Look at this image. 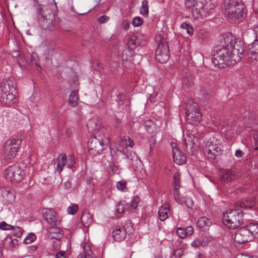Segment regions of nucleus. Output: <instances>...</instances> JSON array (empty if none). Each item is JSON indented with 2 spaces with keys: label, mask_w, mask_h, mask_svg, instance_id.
<instances>
[{
  "label": "nucleus",
  "mask_w": 258,
  "mask_h": 258,
  "mask_svg": "<svg viewBox=\"0 0 258 258\" xmlns=\"http://www.w3.org/2000/svg\"><path fill=\"white\" fill-rule=\"evenodd\" d=\"M212 52L214 65L219 68L235 64L239 62L244 52L243 42L234 37L225 36Z\"/></svg>",
  "instance_id": "obj_1"
},
{
  "label": "nucleus",
  "mask_w": 258,
  "mask_h": 258,
  "mask_svg": "<svg viewBox=\"0 0 258 258\" xmlns=\"http://www.w3.org/2000/svg\"><path fill=\"white\" fill-rule=\"evenodd\" d=\"M245 5L241 0H225L223 14L231 23H239L244 18Z\"/></svg>",
  "instance_id": "obj_2"
},
{
  "label": "nucleus",
  "mask_w": 258,
  "mask_h": 258,
  "mask_svg": "<svg viewBox=\"0 0 258 258\" xmlns=\"http://www.w3.org/2000/svg\"><path fill=\"white\" fill-rule=\"evenodd\" d=\"M243 213L240 209L227 211L223 214V222L227 227L234 229L239 227L243 222Z\"/></svg>",
  "instance_id": "obj_3"
},
{
  "label": "nucleus",
  "mask_w": 258,
  "mask_h": 258,
  "mask_svg": "<svg viewBox=\"0 0 258 258\" xmlns=\"http://www.w3.org/2000/svg\"><path fill=\"white\" fill-rule=\"evenodd\" d=\"M109 142L108 137L104 134L100 135L96 133L95 136L90 138L88 143V147L89 153L93 155L100 154L103 151V146Z\"/></svg>",
  "instance_id": "obj_4"
},
{
  "label": "nucleus",
  "mask_w": 258,
  "mask_h": 258,
  "mask_svg": "<svg viewBox=\"0 0 258 258\" xmlns=\"http://www.w3.org/2000/svg\"><path fill=\"white\" fill-rule=\"evenodd\" d=\"M205 152L208 158L215 159L216 157L222 154V146L220 140L215 137H211L207 142Z\"/></svg>",
  "instance_id": "obj_5"
},
{
  "label": "nucleus",
  "mask_w": 258,
  "mask_h": 258,
  "mask_svg": "<svg viewBox=\"0 0 258 258\" xmlns=\"http://www.w3.org/2000/svg\"><path fill=\"white\" fill-rule=\"evenodd\" d=\"M185 113L187 121L189 124H198L202 119L201 113L197 103L192 102L187 104Z\"/></svg>",
  "instance_id": "obj_6"
},
{
  "label": "nucleus",
  "mask_w": 258,
  "mask_h": 258,
  "mask_svg": "<svg viewBox=\"0 0 258 258\" xmlns=\"http://www.w3.org/2000/svg\"><path fill=\"white\" fill-rule=\"evenodd\" d=\"M21 143V138L18 136H16L6 141L4 146V152L8 159H11L16 156Z\"/></svg>",
  "instance_id": "obj_7"
},
{
  "label": "nucleus",
  "mask_w": 258,
  "mask_h": 258,
  "mask_svg": "<svg viewBox=\"0 0 258 258\" xmlns=\"http://www.w3.org/2000/svg\"><path fill=\"white\" fill-rule=\"evenodd\" d=\"M25 175V172L17 164L8 167L5 170V175L7 179L13 182L21 181Z\"/></svg>",
  "instance_id": "obj_8"
},
{
  "label": "nucleus",
  "mask_w": 258,
  "mask_h": 258,
  "mask_svg": "<svg viewBox=\"0 0 258 258\" xmlns=\"http://www.w3.org/2000/svg\"><path fill=\"white\" fill-rule=\"evenodd\" d=\"M168 45L164 39L160 40L155 52L156 60L162 63L166 62L169 59Z\"/></svg>",
  "instance_id": "obj_9"
},
{
  "label": "nucleus",
  "mask_w": 258,
  "mask_h": 258,
  "mask_svg": "<svg viewBox=\"0 0 258 258\" xmlns=\"http://www.w3.org/2000/svg\"><path fill=\"white\" fill-rule=\"evenodd\" d=\"M0 102L9 106L16 102V93L10 91L5 83L0 86Z\"/></svg>",
  "instance_id": "obj_10"
},
{
  "label": "nucleus",
  "mask_w": 258,
  "mask_h": 258,
  "mask_svg": "<svg viewBox=\"0 0 258 258\" xmlns=\"http://www.w3.org/2000/svg\"><path fill=\"white\" fill-rule=\"evenodd\" d=\"M133 230V227L131 222H127L123 227H118L112 232V236L114 239L120 241L125 238L127 233L131 234Z\"/></svg>",
  "instance_id": "obj_11"
},
{
  "label": "nucleus",
  "mask_w": 258,
  "mask_h": 258,
  "mask_svg": "<svg viewBox=\"0 0 258 258\" xmlns=\"http://www.w3.org/2000/svg\"><path fill=\"white\" fill-rule=\"evenodd\" d=\"M218 5V0H206L204 4H201L197 13L202 17H206L212 14Z\"/></svg>",
  "instance_id": "obj_12"
},
{
  "label": "nucleus",
  "mask_w": 258,
  "mask_h": 258,
  "mask_svg": "<svg viewBox=\"0 0 258 258\" xmlns=\"http://www.w3.org/2000/svg\"><path fill=\"white\" fill-rule=\"evenodd\" d=\"M252 234L246 226L238 229L235 234L234 241L238 244H243L253 240Z\"/></svg>",
  "instance_id": "obj_13"
},
{
  "label": "nucleus",
  "mask_w": 258,
  "mask_h": 258,
  "mask_svg": "<svg viewBox=\"0 0 258 258\" xmlns=\"http://www.w3.org/2000/svg\"><path fill=\"white\" fill-rule=\"evenodd\" d=\"M42 213L43 219L49 226L53 227L57 225L59 221L57 219V214L54 211L50 209H45Z\"/></svg>",
  "instance_id": "obj_14"
},
{
  "label": "nucleus",
  "mask_w": 258,
  "mask_h": 258,
  "mask_svg": "<svg viewBox=\"0 0 258 258\" xmlns=\"http://www.w3.org/2000/svg\"><path fill=\"white\" fill-rule=\"evenodd\" d=\"M174 162L177 165H183L186 161V156L176 148L175 143H172Z\"/></svg>",
  "instance_id": "obj_15"
},
{
  "label": "nucleus",
  "mask_w": 258,
  "mask_h": 258,
  "mask_svg": "<svg viewBox=\"0 0 258 258\" xmlns=\"http://www.w3.org/2000/svg\"><path fill=\"white\" fill-rule=\"evenodd\" d=\"M63 235V231L57 227H49L47 229V237L50 239H55L57 245H60L59 239Z\"/></svg>",
  "instance_id": "obj_16"
},
{
  "label": "nucleus",
  "mask_w": 258,
  "mask_h": 258,
  "mask_svg": "<svg viewBox=\"0 0 258 258\" xmlns=\"http://www.w3.org/2000/svg\"><path fill=\"white\" fill-rule=\"evenodd\" d=\"M247 55L251 61H258V38H256L255 40L248 45Z\"/></svg>",
  "instance_id": "obj_17"
},
{
  "label": "nucleus",
  "mask_w": 258,
  "mask_h": 258,
  "mask_svg": "<svg viewBox=\"0 0 258 258\" xmlns=\"http://www.w3.org/2000/svg\"><path fill=\"white\" fill-rule=\"evenodd\" d=\"M124 154L126 156L128 162L132 164L135 169L141 167L142 162L138 155L134 152L132 151H128Z\"/></svg>",
  "instance_id": "obj_18"
},
{
  "label": "nucleus",
  "mask_w": 258,
  "mask_h": 258,
  "mask_svg": "<svg viewBox=\"0 0 258 258\" xmlns=\"http://www.w3.org/2000/svg\"><path fill=\"white\" fill-rule=\"evenodd\" d=\"M15 191L10 188H6L2 190V196L4 200L7 204H11L15 200Z\"/></svg>",
  "instance_id": "obj_19"
},
{
  "label": "nucleus",
  "mask_w": 258,
  "mask_h": 258,
  "mask_svg": "<svg viewBox=\"0 0 258 258\" xmlns=\"http://www.w3.org/2000/svg\"><path fill=\"white\" fill-rule=\"evenodd\" d=\"M81 220L83 225L88 227L93 223V216L87 210H85L82 212Z\"/></svg>",
  "instance_id": "obj_20"
},
{
  "label": "nucleus",
  "mask_w": 258,
  "mask_h": 258,
  "mask_svg": "<svg viewBox=\"0 0 258 258\" xmlns=\"http://www.w3.org/2000/svg\"><path fill=\"white\" fill-rule=\"evenodd\" d=\"M134 146V141L127 136H124L119 143V146L121 148L123 153L128 152L126 149L127 147L132 148Z\"/></svg>",
  "instance_id": "obj_21"
},
{
  "label": "nucleus",
  "mask_w": 258,
  "mask_h": 258,
  "mask_svg": "<svg viewBox=\"0 0 258 258\" xmlns=\"http://www.w3.org/2000/svg\"><path fill=\"white\" fill-rule=\"evenodd\" d=\"M77 258H96V257L91 250L90 246L88 244L85 243L83 251L78 255Z\"/></svg>",
  "instance_id": "obj_22"
},
{
  "label": "nucleus",
  "mask_w": 258,
  "mask_h": 258,
  "mask_svg": "<svg viewBox=\"0 0 258 258\" xmlns=\"http://www.w3.org/2000/svg\"><path fill=\"white\" fill-rule=\"evenodd\" d=\"M212 222L209 219L206 217H201L198 221L197 225L202 231H206L208 229Z\"/></svg>",
  "instance_id": "obj_23"
},
{
  "label": "nucleus",
  "mask_w": 258,
  "mask_h": 258,
  "mask_svg": "<svg viewBox=\"0 0 258 258\" xmlns=\"http://www.w3.org/2000/svg\"><path fill=\"white\" fill-rule=\"evenodd\" d=\"M196 137L194 135L187 132L185 135H184V139L183 141V144H184L185 148H187L189 146L190 148L194 147L195 144V140Z\"/></svg>",
  "instance_id": "obj_24"
},
{
  "label": "nucleus",
  "mask_w": 258,
  "mask_h": 258,
  "mask_svg": "<svg viewBox=\"0 0 258 258\" xmlns=\"http://www.w3.org/2000/svg\"><path fill=\"white\" fill-rule=\"evenodd\" d=\"M236 178L235 174L230 169L224 170L221 172V179L223 181L229 182Z\"/></svg>",
  "instance_id": "obj_25"
},
{
  "label": "nucleus",
  "mask_w": 258,
  "mask_h": 258,
  "mask_svg": "<svg viewBox=\"0 0 258 258\" xmlns=\"http://www.w3.org/2000/svg\"><path fill=\"white\" fill-rule=\"evenodd\" d=\"M67 158L65 154H60L59 155L56 166V170L58 173L62 172L63 167L67 163Z\"/></svg>",
  "instance_id": "obj_26"
},
{
  "label": "nucleus",
  "mask_w": 258,
  "mask_h": 258,
  "mask_svg": "<svg viewBox=\"0 0 258 258\" xmlns=\"http://www.w3.org/2000/svg\"><path fill=\"white\" fill-rule=\"evenodd\" d=\"M169 211V206L168 204L162 205L159 209L158 214L161 221H164L167 217V214Z\"/></svg>",
  "instance_id": "obj_27"
},
{
  "label": "nucleus",
  "mask_w": 258,
  "mask_h": 258,
  "mask_svg": "<svg viewBox=\"0 0 258 258\" xmlns=\"http://www.w3.org/2000/svg\"><path fill=\"white\" fill-rule=\"evenodd\" d=\"M139 45L140 40L138 38L137 36L135 35H132L127 41L128 48L131 50H133Z\"/></svg>",
  "instance_id": "obj_28"
},
{
  "label": "nucleus",
  "mask_w": 258,
  "mask_h": 258,
  "mask_svg": "<svg viewBox=\"0 0 258 258\" xmlns=\"http://www.w3.org/2000/svg\"><path fill=\"white\" fill-rule=\"evenodd\" d=\"M248 231L252 234V238L254 237L258 238V223L256 222H250L246 225Z\"/></svg>",
  "instance_id": "obj_29"
},
{
  "label": "nucleus",
  "mask_w": 258,
  "mask_h": 258,
  "mask_svg": "<svg viewBox=\"0 0 258 258\" xmlns=\"http://www.w3.org/2000/svg\"><path fill=\"white\" fill-rule=\"evenodd\" d=\"M4 83L6 84L7 88L10 91L16 93V82L13 77H9L6 80V83L4 82L2 85H4Z\"/></svg>",
  "instance_id": "obj_30"
},
{
  "label": "nucleus",
  "mask_w": 258,
  "mask_h": 258,
  "mask_svg": "<svg viewBox=\"0 0 258 258\" xmlns=\"http://www.w3.org/2000/svg\"><path fill=\"white\" fill-rule=\"evenodd\" d=\"M145 127L149 134H152L158 129L156 124L151 120H147L144 122Z\"/></svg>",
  "instance_id": "obj_31"
},
{
  "label": "nucleus",
  "mask_w": 258,
  "mask_h": 258,
  "mask_svg": "<svg viewBox=\"0 0 258 258\" xmlns=\"http://www.w3.org/2000/svg\"><path fill=\"white\" fill-rule=\"evenodd\" d=\"M39 23L42 28L51 30L54 27V22L53 20H47L45 18Z\"/></svg>",
  "instance_id": "obj_32"
},
{
  "label": "nucleus",
  "mask_w": 258,
  "mask_h": 258,
  "mask_svg": "<svg viewBox=\"0 0 258 258\" xmlns=\"http://www.w3.org/2000/svg\"><path fill=\"white\" fill-rule=\"evenodd\" d=\"M87 126L89 130H91L92 132H97V133L99 132L100 129V125L98 124L97 122V120L95 118H92L88 120Z\"/></svg>",
  "instance_id": "obj_33"
},
{
  "label": "nucleus",
  "mask_w": 258,
  "mask_h": 258,
  "mask_svg": "<svg viewBox=\"0 0 258 258\" xmlns=\"http://www.w3.org/2000/svg\"><path fill=\"white\" fill-rule=\"evenodd\" d=\"M78 100L79 96L77 91H72L69 96V104L71 106L75 107L78 104Z\"/></svg>",
  "instance_id": "obj_34"
},
{
  "label": "nucleus",
  "mask_w": 258,
  "mask_h": 258,
  "mask_svg": "<svg viewBox=\"0 0 258 258\" xmlns=\"http://www.w3.org/2000/svg\"><path fill=\"white\" fill-rule=\"evenodd\" d=\"M258 116L256 113L254 111H251L248 113V116L245 121L247 125L251 126L253 123H256Z\"/></svg>",
  "instance_id": "obj_35"
},
{
  "label": "nucleus",
  "mask_w": 258,
  "mask_h": 258,
  "mask_svg": "<svg viewBox=\"0 0 258 258\" xmlns=\"http://www.w3.org/2000/svg\"><path fill=\"white\" fill-rule=\"evenodd\" d=\"M179 188H173L174 198L175 201L180 205H183L184 203V198L182 197L180 195Z\"/></svg>",
  "instance_id": "obj_36"
},
{
  "label": "nucleus",
  "mask_w": 258,
  "mask_h": 258,
  "mask_svg": "<svg viewBox=\"0 0 258 258\" xmlns=\"http://www.w3.org/2000/svg\"><path fill=\"white\" fill-rule=\"evenodd\" d=\"M140 13L148 16L149 13L148 2L147 0H144L142 2V6L140 8Z\"/></svg>",
  "instance_id": "obj_37"
},
{
  "label": "nucleus",
  "mask_w": 258,
  "mask_h": 258,
  "mask_svg": "<svg viewBox=\"0 0 258 258\" xmlns=\"http://www.w3.org/2000/svg\"><path fill=\"white\" fill-rule=\"evenodd\" d=\"M36 13H37V17L39 21V22L41 21L42 19L45 18L43 13V8L42 7L41 5H37L36 6Z\"/></svg>",
  "instance_id": "obj_38"
},
{
  "label": "nucleus",
  "mask_w": 258,
  "mask_h": 258,
  "mask_svg": "<svg viewBox=\"0 0 258 258\" xmlns=\"http://www.w3.org/2000/svg\"><path fill=\"white\" fill-rule=\"evenodd\" d=\"M31 62L33 64H34L36 66L39 67V69H37V70H38V71L40 72L41 68L40 65L38 63V60H39L38 56L35 52H32L31 54Z\"/></svg>",
  "instance_id": "obj_39"
},
{
  "label": "nucleus",
  "mask_w": 258,
  "mask_h": 258,
  "mask_svg": "<svg viewBox=\"0 0 258 258\" xmlns=\"http://www.w3.org/2000/svg\"><path fill=\"white\" fill-rule=\"evenodd\" d=\"M180 173L178 172H175L173 176V188L180 187Z\"/></svg>",
  "instance_id": "obj_40"
},
{
  "label": "nucleus",
  "mask_w": 258,
  "mask_h": 258,
  "mask_svg": "<svg viewBox=\"0 0 258 258\" xmlns=\"http://www.w3.org/2000/svg\"><path fill=\"white\" fill-rule=\"evenodd\" d=\"M185 6L188 9H190L192 7H194V9L197 13L198 11L199 4L197 3V5H195V0H185Z\"/></svg>",
  "instance_id": "obj_41"
},
{
  "label": "nucleus",
  "mask_w": 258,
  "mask_h": 258,
  "mask_svg": "<svg viewBox=\"0 0 258 258\" xmlns=\"http://www.w3.org/2000/svg\"><path fill=\"white\" fill-rule=\"evenodd\" d=\"M205 241H209V239L207 237H205L203 238L202 241L200 240V239H196L192 242L191 245L192 247H198L200 245H205L206 244V243L205 242Z\"/></svg>",
  "instance_id": "obj_42"
},
{
  "label": "nucleus",
  "mask_w": 258,
  "mask_h": 258,
  "mask_svg": "<svg viewBox=\"0 0 258 258\" xmlns=\"http://www.w3.org/2000/svg\"><path fill=\"white\" fill-rule=\"evenodd\" d=\"M116 188L123 192L127 191L126 182L124 181H119L116 182Z\"/></svg>",
  "instance_id": "obj_43"
},
{
  "label": "nucleus",
  "mask_w": 258,
  "mask_h": 258,
  "mask_svg": "<svg viewBox=\"0 0 258 258\" xmlns=\"http://www.w3.org/2000/svg\"><path fill=\"white\" fill-rule=\"evenodd\" d=\"M181 28L186 30V32L190 35H191L194 33V30L192 27L186 22H183L181 24Z\"/></svg>",
  "instance_id": "obj_44"
},
{
  "label": "nucleus",
  "mask_w": 258,
  "mask_h": 258,
  "mask_svg": "<svg viewBox=\"0 0 258 258\" xmlns=\"http://www.w3.org/2000/svg\"><path fill=\"white\" fill-rule=\"evenodd\" d=\"M36 239V235L34 233H30L24 239L23 242L26 244H30Z\"/></svg>",
  "instance_id": "obj_45"
},
{
  "label": "nucleus",
  "mask_w": 258,
  "mask_h": 258,
  "mask_svg": "<svg viewBox=\"0 0 258 258\" xmlns=\"http://www.w3.org/2000/svg\"><path fill=\"white\" fill-rule=\"evenodd\" d=\"M116 211L119 214H121L125 211L124 202H120L116 205Z\"/></svg>",
  "instance_id": "obj_46"
},
{
  "label": "nucleus",
  "mask_w": 258,
  "mask_h": 258,
  "mask_svg": "<svg viewBox=\"0 0 258 258\" xmlns=\"http://www.w3.org/2000/svg\"><path fill=\"white\" fill-rule=\"evenodd\" d=\"M143 19L140 17H136L133 19L132 24L134 27H138L143 23Z\"/></svg>",
  "instance_id": "obj_47"
},
{
  "label": "nucleus",
  "mask_w": 258,
  "mask_h": 258,
  "mask_svg": "<svg viewBox=\"0 0 258 258\" xmlns=\"http://www.w3.org/2000/svg\"><path fill=\"white\" fill-rule=\"evenodd\" d=\"M254 206V203L249 201H242L239 203V206L243 209L251 208Z\"/></svg>",
  "instance_id": "obj_48"
},
{
  "label": "nucleus",
  "mask_w": 258,
  "mask_h": 258,
  "mask_svg": "<svg viewBox=\"0 0 258 258\" xmlns=\"http://www.w3.org/2000/svg\"><path fill=\"white\" fill-rule=\"evenodd\" d=\"M78 206L77 204H72L68 208V212L71 215H74L78 210Z\"/></svg>",
  "instance_id": "obj_49"
},
{
  "label": "nucleus",
  "mask_w": 258,
  "mask_h": 258,
  "mask_svg": "<svg viewBox=\"0 0 258 258\" xmlns=\"http://www.w3.org/2000/svg\"><path fill=\"white\" fill-rule=\"evenodd\" d=\"M125 99V95L124 94L121 93L117 96L116 101L119 105H122L123 104Z\"/></svg>",
  "instance_id": "obj_50"
},
{
  "label": "nucleus",
  "mask_w": 258,
  "mask_h": 258,
  "mask_svg": "<svg viewBox=\"0 0 258 258\" xmlns=\"http://www.w3.org/2000/svg\"><path fill=\"white\" fill-rule=\"evenodd\" d=\"M14 228L12 225L8 224L6 222L3 221L0 223V229L4 230H11Z\"/></svg>",
  "instance_id": "obj_51"
},
{
  "label": "nucleus",
  "mask_w": 258,
  "mask_h": 258,
  "mask_svg": "<svg viewBox=\"0 0 258 258\" xmlns=\"http://www.w3.org/2000/svg\"><path fill=\"white\" fill-rule=\"evenodd\" d=\"M176 233L178 237H179L181 238H184L186 236H187L185 232L184 229L181 227L177 228Z\"/></svg>",
  "instance_id": "obj_52"
},
{
  "label": "nucleus",
  "mask_w": 258,
  "mask_h": 258,
  "mask_svg": "<svg viewBox=\"0 0 258 258\" xmlns=\"http://www.w3.org/2000/svg\"><path fill=\"white\" fill-rule=\"evenodd\" d=\"M139 202L140 198L138 196H136L134 198L131 204V207L133 208V209H135L137 208Z\"/></svg>",
  "instance_id": "obj_53"
},
{
  "label": "nucleus",
  "mask_w": 258,
  "mask_h": 258,
  "mask_svg": "<svg viewBox=\"0 0 258 258\" xmlns=\"http://www.w3.org/2000/svg\"><path fill=\"white\" fill-rule=\"evenodd\" d=\"M130 26V21H128L127 20H124L122 21V22L121 24V27L123 30H124L125 31L129 29Z\"/></svg>",
  "instance_id": "obj_54"
},
{
  "label": "nucleus",
  "mask_w": 258,
  "mask_h": 258,
  "mask_svg": "<svg viewBox=\"0 0 258 258\" xmlns=\"http://www.w3.org/2000/svg\"><path fill=\"white\" fill-rule=\"evenodd\" d=\"M184 250L182 248L177 249L173 252V255L176 257H180L183 254Z\"/></svg>",
  "instance_id": "obj_55"
},
{
  "label": "nucleus",
  "mask_w": 258,
  "mask_h": 258,
  "mask_svg": "<svg viewBox=\"0 0 258 258\" xmlns=\"http://www.w3.org/2000/svg\"><path fill=\"white\" fill-rule=\"evenodd\" d=\"M14 229H15V235L17 237H20L22 236L23 231L22 228L20 227H16V228L14 227Z\"/></svg>",
  "instance_id": "obj_56"
},
{
  "label": "nucleus",
  "mask_w": 258,
  "mask_h": 258,
  "mask_svg": "<svg viewBox=\"0 0 258 258\" xmlns=\"http://www.w3.org/2000/svg\"><path fill=\"white\" fill-rule=\"evenodd\" d=\"M109 19V17L107 16L103 15L99 18L98 21L100 23H104L107 22Z\"/></svg>",
  "instance_id": "obj_57"
},
{
  "label": "nucleus",
  "mask_w": 258,
  "mask_h": 258,
  "mask_svg": "<svg viewBox=\"0 0 258 258\" xmlns=\"http://www.w3.org/2000/svg\"><path fill=\"white\" fill-rule=\"evenodd\" d=\"M184 230L186 236H190L193 233L194 229L192 226H188L186 227Z\"/></svg>",
  "instance_id": "obj_58"
},
{
  "label": "nucleus",
  "mask_w": 258,
  "mask_h": 258,
  "mask_svg": "<svg viewBox=\"0 0 258 258\" xmlns=\"http://www.w3.org/2000/svg\"><path fill=\"white\" fill-rule=\"evenodd\" d=\"M109 169L115 173H117L118 171V166L114 165V163H111L109 164Z\"/></svg>",
  "instance_id": "obj_59"
},
{
  "label": "nucleus",
  "mask_w": 258,
  "mask_h": 258,
  "mask_svg": "<svg viewBox=\"0 0 258 258\" xmlns=\"http://www.w3.org/2000/svg\"><path fill=\"white\" fill-rule=\"evenodd\" d=\"M157 96V93L156 92H154L153 93H152L149 97V100L151 102H155L156 99V97Z\"/></svg>",
  "instance_id": "obj_60"
},
{
  "label": "nucleus",
  "mask_w": 258,
  "mask_h": 258,
  "mask_svg": "<svg viewBox=\"0 0 258 258\" xmlns=\"http://www.w3.org/2000/svg\"><path fill=\"white\" fill-rule=\"evenodd\" d=\"M66 252L64 251H59L55 254V258H66Z\"/></svg>",
  "instance_id": "obj_61"
},
{
  "label": "nucleus",
  "mask_w": 258,
  "mask_h": 258,
  "mask_svg": "<svg viewBox=\"0 0 258 258\" xmlns=\"http://www.w3.org/2000/svg\"><path fill=\"white\" fill-rule=\"evenodd\" d=\"M184 203L188 208H191L192 206V201L190 199H184Z\"/></svg>",
  "instance_id": "obj_62"
},
{
  "label": "nucleus",
  "mask_w": 258,
  "mask_h": 258,
  "mask_svg": "<svg viewBox=\"0 0 258 258\" xmlns=\"http://www.w3.org/2000/svg\"><path fill=\"white\" fill-rule=\"evenodd\" d=\"M70 159L71 160V162L68 165V167L69 168H71L75 164V157L74 156L72 155L70 157Z\"/></svg>",
  "instance_id": "obj_63"
},
{
  "label": "nucleus",
  "mask_w": 258,
  "mask_h": 258,
  "mask_svg": "<svg viewBox=\"0 0 258 258\" xmlns=\"http://www.w3.org/2000/svg\"><path fill=\"white\" fill-rule=\"evenodd\" d=\"M253 31L255 35V37L258 38V23L254 26L253 28Z\"/></svg>",
  "instance_id": "obj_64"
}]
</instances>
